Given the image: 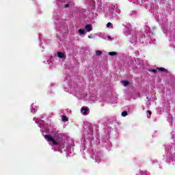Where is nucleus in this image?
Listing matches in <instances>:
<instances>
[{
	"mask_svg": "<svg viewBox=\"0 0 175 175\" xmlns=\"http://www.w3.org/2000/svg\"><path fill=\"white\" fill-rule=\"evenodd\" d=\"M45 139H47L48 142H51V143H53L54 146H58V142L55 141L54 137L51 135H45Z\"/></svg>",
	"mask_w": 175,
	"mask_h": 175,
	"instance_id": "obj_1",
	"label": "nucleus"
},
{
	"mask_svg": "<svg viewBox=\"0 0 175 175\" xmlns=\"http://www.w3.org/2000/svg\"><path fill=\"white\" fill-rule=\"evenodd\" d=\"M81 111L83 113V116L88 115V107H82Z\"/></svg>",
	"mask_w": 175,
	"mask_h": 175,
	"instance_id": "obj_2",
	"label": "nucleus"
},
{
	"mask_svg": "<svg viewBox=\"0 0 175 175\" xmlns=\"http://www.w3.org/2000/svg\"><path fill=\"white\" fill-rule=\"evenodd\" d=\"M85 29H86V31L88 32H91V31H92V25L88 24V25H86L85 26Z\"/></svg>",
	"mask_w": 175,
	"mask_h": 175,
	"instance_id": "obj_3",
	"label": "nucleus"
},
{
	"mask_svg": "<svg viewBox=\"0 0 175 175\" xmlns=\"http://www.w3.org/2000/svg\"><path fill=\"white\" fill-rule=\"evenodd\" d=\"M121 83L122 84H123L124 87H126L130 84V82L129 81H122Z\"/></svg>",
	"mask_w": 175,
	"mask_h": 175,
	"instance_id": "obj_4",
	"label": "nucleus"
},
{
	"mask_svg": "<svg viewBox=\"0 0 175 175\" xmlns=\"http://www.w3.org/2000/svg\"><path fill=\"white\" fill-rule=\"evenodd\" d=\"M57 57H59V58H64L65 57V54L62 52H57Z\"/></svg>",
	"mask_w": 175,
	"mask_h": 175,
	"instance_id": "obj_5",
	"label": "nucleus"
},
{
	"mask_svg": "<svg viewBox=\"0 0 175 175\" xmlns=\"http://www.w3.org/2000/svg\"><path fill=\"white\" fill-rule=\"evenodd\" d=\"M109 55H111V57H114L116 55H118V53L117 52H109Z\"/></svg>",
	"mask_w": 175,
	"mask_h": 175,
	"instance_id": "obj_6",
	"label": "nucleus"
},
{
	"mask_svg": "<svg viewBox=\"0 0 175 175\" xmlns=\"http://www.w3.org/2000/svg\"><path fill=\"white\" fill-rule=\"evenodd\" d=\"M78 31L81 35H84V33H85V31L83 29H79Z\"/></svg>",
	"mask_w": 175,
	"mask_h": 175,
	"instance_id": "obj_7",
	"label": "nucleus"
},
{
	"mask_svg": "<svg viewBox=\"0 0 175 175\" xmlns=\"http://www.w3.org/2000/svg\"><path fill=\"white\" fill-rule=\"evenodd\" d=\"M62 121H64V122H66V121H68V117L65 116H63L62 117Z\"/></svg>",
	"mask_w": 175,
	"mask_h": 175,
	"instance_id": "obj_8",
	"label": "nucleus"
},
{
	"mask_svg": "<svg viewBox=\"0 0 175 175\" xmlns=\"http://www.w3.org/2000/svg\"><path fill=\"white\" fill-rule=\"evenodd\" d=\"M157 70H159L160 72H167V70L163 68H157Z\"/></svg>",
	"mask_w": 175,
	"mask_h": 175,
	"instance_id": "obj_9",
	"label": "nucleus"
},
{
	"mask_svg": "<svg viewBox=\"0 0 175 175\" xmlns=\"http://www.w3.org/2000/svg\"><path fill=\"white\" fill-rule=\"evenodd\" d=\"M126 116H128V112L126 111H124L122 112V117H126Z\"/></svg>",
	"mask_w": 175,
	"mask_h": 175,
	"instance_id": "obj_10",
	"label": "nucleus"
},
{
	"mask_svg": "<svg viewBox=\"0 0 175 175\" xmlns=\"http://www.w3.org/2000/svg\"><path fill=\"white\" fill-rule=\"evenodd\" d=\"M96 55H98V56L102 55V51H96Z\"/></svg>",
	"mask_w": 175,
	"mask_h": 175,
	"instance_id": "obj_11",
	"label": "nucleus"
},
{
	"mask_svg": "<svg viewBox=\"0 0 175 175\" xmlns=\"http://www.w3.org/2000/svg\"><path fill=\"white\" fill-rule=\"evenodd\" d=\"M111 25V23L109 22L107 24V28H110V26Z\"/></svg>",
	"mask_w": 175,
	"mask_h": 175,
	"instance_id": "obj_12",
	"label": "nucleus"
},
{
	"mask_svg": "<svg viewBox=\"0 0 175 175\" xmlns=\"http://www.w3.org/2000/svg\"><path fill=\"white\" fill-rule=\"evenodd\" d=\"M150 72H152L153 73H155L157 72V69L150 70Z\"/></svg>",
	"mask_w": 175,
	"mask_h": 175,
	"instance_id": "obj_13",
	"label": "nucleus"
},
{
	"mask_svg": "<svg viewBox=\"0 0 175 175\" xmlns=\"http://www.w3.org/2000/svg\"><path fill=\"white\" fill-rule=\"evenodd\" d=\"M64 8H69V4H65Z\"/></svg>",
	"mask_w": 175,
	"mask_h": 175,
	"instance_id": "obj_14",
	"label": "nucleus"
},
{
	"mask_svg": "<svg viewBox=\"0 0 175 175\" xmlns=\"http://www.w3.org/2000/svg\"><path fill=\"white\" fill-rule=\"evenodd\" d=\"M148 113L149 116H151V114H152L151 111H148Z\"/></svg>",
	"mask_w": 175,
	"mask_h": 175,
	"instance_id": "obj_15",
	"label": "nucleus"
},
{
	"mask_svg": "<svg viewBox=\"0 0 175 175\" xmlns=\"http://www.w3.org/2000/svg\"><path fill=\"white\" fill-rule=\"evenodd\" d=\"M108 39H111V37H110V36H108Z\"/></svg>",
	"mask_w": 175,
	"mask_h": 175,
	"instance_id": "obj_16",
	"label": "nucleus"
}]
</instances>
